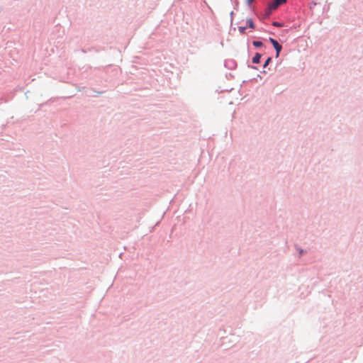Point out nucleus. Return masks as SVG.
<instances>
[{
    "label": "nucleus",
    "instance_id": "8",
    "mask_svg": "<svg viewBox=\"0 0 363 363\" xmlns=\"http://www.w3.org/2000/svg\"><path fill=\"white\" fill-rule=\"evenodd\" d=\"M273 25L275 26H281L278 22H274L273 23Z\"/></svg>",
    "mask_w": 363,
    "mask_h": 363
},
{
    "label": "nucleus",
    "instance_id": "2",
    "mask_svg": "<svg viewBox=\"0 0 363 363\" xmlns=\"http://www.w3.org/2000/svg\"><path fill=\"white\" fill-rule=\"evenodd\" d=\"M286 0H274L269 4V9L271 10H275L277 8L283 3H285Z\"/></svg>",
    "mask_w": 363,
    "mask_h": 363
},
{
    "label": "nucleus",
    "instance_id": "6",
    "mask_svg": "<svg viewBox=\"0 0 363 363\" xmlns=\"http://www.w3.org/2000/svg\"><path fill=\"white\" fill-rule=\"evenodd\" d=\"M238 29H239L240 33H244L246 28L245 27H242V26H240Z\"/></svg>",
    "mask_w": 363,
    "mask_h": 363
},
{
    "label": "nucleus",
    "instance_id": "5",
    "mask_svg": "<svg viewBox=\"0 0 363 363\" xmlns=\"http://www.w3.org/2000/svg\"><path fill=\"white\" fill-rule=\"evenodd\" d=\"M262 43L261 41H254L253 42V45L255 46V47H261L262 46Z\"/></svg>",
    "mask_w": 363,
    "mask_h": 363
},
{
    "label": "nucleus",
    "instance_id": "7",
    "mask_svg": "<svg viewBox=\"0 0 363 363\" xmlns=\"http://www.w3.org/2000/svg\"><path fill=\"white\" fill-rule=\"evenodd\" d=\"M270 61H271V58H270V57H268V58L267 59L266 62H264V67H267V66L269 65V62H270Z\"/></svg>",
    "mask_w": 363,
    "mask_h": 363
},
{
    "label": "nucleus",
    "instance_id": "9",
    "mask_svg": "<svg viewBox=\"0 0 363 363\" xmlns=\"http://www.w3.org/2000/svg\"><path fill=\"white\" fill-rule=\"evenodd\" d=\"M254 0H247V3L250 4Z\"/></svg>",
    "mask_w": 363,
    "mask_h": 363
},
{
    "label": "nucleus",
    "instance_id": "4",
    "mask_svg": "<svg viewBox=\"0 0 363 363\" xmlns=\"http://www.w3.org/2000/svg\"><path fill=\"white\" fill-rule=\"evenodd\" d=\"M247 24L251 28H255V25H254V23H253V22H252V21L251 19H247Z\"/></svg>",
    "mask_w": 363,
    "mask_h": 363
},
{
    "label": "nucleus",
    "instance_id": "3",
    "mask_svg": "<svg viewBox=\"0 0 363 363\" xmlns=\"http://www.w3.org/2000/svg\"><path fill=\"white\" fill-rule=\"evenodd\" d=\"M260 58H261V55L259 53H256L255 55L252 58V62L255 63V64L259 63L260 61Z\"/></svg>",
    "mask_w": 363,
    "mask_h": 363
},
{
    "label": "nucleus",
    "instance_id": "1",
    "mask_svg": "<svg viewBox=\"0 0 363 363\" xmlns=\"http://www.w3.org/2000/svg\"><path fill=\"white\" fill-rule=\"evenodd\" d=\"M269 41L272 43V44L273 45L274 49L276 50V51H277V57H278L279 55V52H280V51L281 50V46L274 38H269Z\"/></svg>",
    "mask_w": 363,
    "mask_h": 363
}]
</instances>
